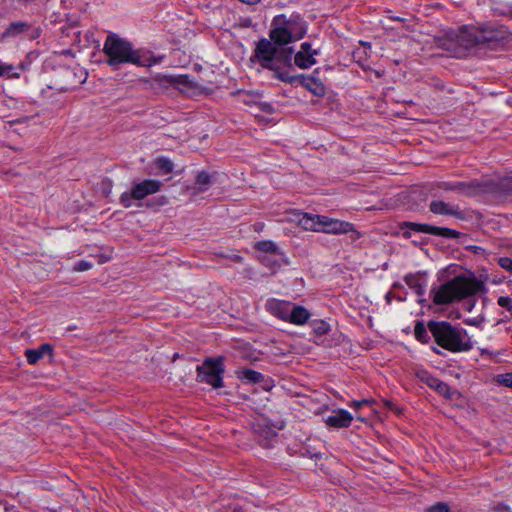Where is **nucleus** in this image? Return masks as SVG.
I'll return each mask as SVG.
<instances>
[{"label":"nucleus","instance_id":"21","mask_svg":"<svg viewBox=\"0 0 512 512\" xmlns=\"http://www.w3.org/2000/svg\"><path fill=\"white\" fill-rule=\"evenodd\" d=\"M417 377L419 378V380L422 383L428 385L432 389H434L435 386L437 385V383L440 381L439 379H437L436 377L432 376L430 373H428L425 370L418 371L417 372Z\"/></svg>","mask_w":512,"mask_h":512},{"label":"nucleus","instance_id":"9","mask_svg":"<svg viewBox=\"0 0 512 512\" xmlns=\"http://www.w3.org/2000/svg\"><path fill=\"white\" fill-rule=\"evenodd\" d=\"M305 32L306 30L303 27H300V31L298 33H293L291 25L288 24L285 27H279L272 30L270 37L273 40V44L278 47H282V45L300 39Z\"/></svg>","mask_w":512,"mask_h":512},{"label":"nucleus","instance_id":"20","mask_svg":"<svg viewBox=\"0 0 512 512\" xmlns=\"http://www.w3.org/2000/svg\"><path fill=\"white\" fill-rule=\"evenodd\" d=\"M211 180L208 173L201 171L196 176L197 192H204L210 185Z\"/></svg>","mask_w":512,"mask_h":512},{"label":"nucleus","instance_id":"25","mask_svg":"<svg viewBox=\"0 0 512 512\" xmlns=\"http://www.w3.org/2000/svg\"><path fill=\"white\" fill-rule=\"evenodd\" d=\"M495 381L500 385L512 388V372L497 375Z\"/></svg>","mask_w":512,"mask_h":512},{"label":"nucleus","instance_id":"14","mask_svg":"<svg viewBox=\"0 0 512 512\" xmlns=\"http://www.w3.org/2000/svg\"><path fill=\"white\" fill-rule=\"evenodd\" d=\"M299 78L301 85L315 96L321 97L325 94V86L319 79L304 75H301Z\"/></svg>","mask_w":512,"mask_h":512},{"label":"nucleus","instance_id":"29","mask_svg":"<svg viewBox=\"0 0 512 512\" xmlns=\"http://www.w3.org/2000/svg\"><path fill=\"white\" fill-rule=\"evenodd\" d=\"M497 303L500 307H503L508 311H512V298L507 296H500L497 300Z\"/></svg>","mask_w":512,"mask_h":512},{"label":"nucleus","instance_id":"36","mask_svg":"<svg viewBox=\"0 0 512 512\" xmlns=\"http://www.w3.org/2000/svg\"><path fill=\"white\" fill-rule=\"evenodd\" d=\"M162 79H163V80H165V81H167V82H169V83H173V82H175V81H176V79H175L174 77H172V76H163L162 78H161V77H159V76H157V77L155 78V80H156V81H159V80H162Z\"/></svg>","mask_w":512,"mask_h":512},{"label":"nucleus","instance_id":"13","mask_svg":"<svg viewBox=\"0 0 512 512\" xmlns=\"http://www.w3.org/2000/svg\"><path fill=\"white\" fill-rule=\"evenodd\" d=\"M309 311L300 305H294L290 307L287 320L294 325H304L310 318Z\"/></svg>","mask_w":512,"mask_h":512},{"label":"nucleus","instance_id":"18","mask_svg":"<svg viewBox=\"0 0 512 512\" xmlns=\"http://www.w3.org/2000/svg\"><path fill=\"white\" fill-rule=\"evenodd\" d=\"M445 189L457 190L461 193L471 194L474 192V184L466 183V182H458L455 185H449L448 183H444Z\"/></svg>","mask_w":512,"mask_h":512},{"label":"nucleus","instance_id":"38","mask_svg":"<svg viewBox=\"0 0 512 512\" xmlns=\"http://www.w3.org/2000/svg\"><path fill=\"white\" fill-rule=\"evenodd\" d=\"M11 70H12V67H11V66H3V65H1V66H0V75L7 74V73H9Z\"/></svg>","mask_w":512,"mask_h":512},{"label":"nucleus","instance_id":"39","mask_svg":"<svg viewBox=\"0 0 512 512\" xmlns=\"http://www.w3.org/2000/svg\"><path fill=\"white\" fill-rule=\"evenodd\" d=\"M226 512H244V511L238 505H233V506L229 507Z\"/></svg>","mask_w":512,"mask_h":512},{"label":"nucleus","instance_id":"35","mask_svg":"<svg viewBox=\"0 0 512 512\" xmlns=\"http://www.w3.org/2000/svg\"><path fill=\"white\" fill-rule=\"evenodd\" d=\"M493 512H511V509L505 504H497L494 506Z\"/></svg>","mask_w":512,"mask_h":512},{"label":"nucleus","instance_id":"5","mask_svg":"<svg viewBox=\"0 0 512 512\" xmlns=\"http://www.w3.org/2000/svg\"><path fill=\"white\" fill-rule=\"evenodd\" d=\"M103 53L107 56V64L112 67H117L124 63L137 66L146 65L140 52L135 50L129 41L116 34L107 36L103 45Z\"/></svg>","mask_w":512,"mask_h":512},{"label":"nucleus","instance_id":"11","mask_svg":"<svg viewBox=\"0 0 512 512\" xmlns=\"http://www.w3.org/2000/svg\"><path fill=\"white\" fill-rule=\"evenodd\" d=\"M353 416L347 410H334L331 415L325 419V423L333 428H347L351 425Z\"/></svg>","mask_w":512,"mask_h":512},{"label":"nucleus","instance_id":"42","mask_svg":"<svg viewBox=\"0 0 512 512\" xmlns=\"http://www.w3.org/2000/svg\"><path fill=\"white\" fill-rule=\"evenodd\" d=\"M509 15L512 17V5L509 8Z\"/></svg>","mask_w":512,"mask_h":512},{"label":"nucleus","instance_id":"37","mask_svg":"<svg viewBox=\"0 0 512 512\" xmlns=\"http://www.w3.org/2000/svg\"><path fill=\"white\" fill-rule=\"evenodd\" d=\"M96 257H97V261L99 264H104V263L108 262L110 259L109 257H107L103 254L97 255Z\"/></svg>","mask_w":512,"mask_h":512},{"label":"nucleus","instance_id":"41","mask_svg":"<svg viewBox=\"0 0 512 512\" xmlns=\"http://www.w3.org/2000/svg\"><path fill=\"white\" fill-rule=\"evenodd\" d=\"M385 403H386V405H387L388 407H392V403H391V402L386 401Z\"/></svg>","mask_w":512,"mask_h":512},{"label":"nucleus","instance_id":"27","mask_svg":"<svg viewBox=\"0 0 512 512\" xmlns=\"http://www.w3.org/2000/svg\"><path fill=\"white\" fill-rule=\"evenodd\" d=\"M434 390L437 391L440 395L451 398L450 387L442 381L437 383Z\"/></svg>","mask_w":512,"mask_h":512},{"label":"nucleus","instance_id":"40","mask_svg":"<svg viewBox=\"0 0 512 512\" xmlns=\"http://www.w3.org/2000/svg\"><path fill=\"white\" fill-rule=\"evenodd\" d=\"M240 1L243 3L252 5V4L258 3L260 0H240Z\"/></svg>","mask_w":512,"mask_h":512},{"label":"nucleus","instance_id":"6","mask_svg":"<svg viewBox=\"0 0 512 512\" xmlns=\"http://www.w3.org/2000/svg\"><path fill=\"white\" fill-rule=\"evenodd\" d=\"M162 182L157 179H143L133 181L128 191L120 195V203L125 208L132 206V201H141L161 190Z\"/></svg>","mask_w":512,"mask_h":512},{"label":"nucleus","instance_id":"7","mask_svg":"<svg viewBox=\"0 0 512 512\" xmlns=\"http://www.w3.org/2000/svg\"><path fill=\"white\" fill-rule=\"evenodd\" d=\"M197 381L211 385L213 388L223 386L224 365L222 358L206 359L197 366Z\"/></svg>","mask_w":512,"mask_h":512},{"label":"nucleus","instance_id":"15","mask_svg":"<svg viewBox=\"0 0 512 512\" xmlns=\"http://www.w3.org/2000/svg\"><path fill=\"white\" fill-rule=\"evenodd\" d=\"M430 211L439 215H460V210L457 206L440 200H435L430 203Z\"/></svg>","mask_w":512,"mask_h":512},{"label":"nucleus","instance_id":"16","mask_svg":"<svg viewBox=\"0 0 512 512\" xmlns=\"http://www.w3.org/2000/svg\"><path fill=\"white\" fill-rule=\"evenodd\" d=\"M235 373L238 379L249 384L260 383L264 379L261 373L252 369L240 368Z\"/></svg>","mask_w":512,"mask_h":512},{"label":"nucleus","instance_id":"8","mask_svg":"<svg viewBox=\"0 0 512 512\" xmlns=\"http://www.w3.org/2000/svg\"><path fill=\"white\" fill-rule=\"evenodd\" d=\"M401 229L402 235L405 238L411 237V231L439 236H449L452 233V230L448 228H440L428 224H419L413 222H404L401 226Z\"/></svg>","mask_w":512,"mask_h":512},{"label":"nucleus","instance_id":"33","mask_svg":"<svg viewBox=\"0 0 512 512\" xmlns=\"http://www.w3.org/2000/svg\"><path fill=\"white\" fill-rule=\"evenodd\" d=\"M372 402H373V400H372V399H364V400H361V401H357V400H355V401H352V402H351L350 406H351V407H354V408H356V409H359L360 407H362V406H364V405H368V404H370V403H372Z\"/></svg>","mask_w":512,"mask_h":512},{"label":"nucleus","instance_id":"3","mask_svg":"<svg viewBox=\"0 0 512 512\" xmlns=\"http://www.w3.org/2000/svg\"><path fill=\"white\" fill-rule=\"evenodd\" d=\"M288 221L296 224L305 231L327 234H346L353 230L349 222L341 221L325 215L309 214L294 210L289 213Z\"/></svg>","mask_w":512,"mask_h":512},{"label":"nucleus","instance_id":"19","mask_svg":"<svg viewBox=\"0 0 512 512\" xmlns=\"http://www.w3.org/2000/svg\"><path fill=\"white\" fill-rule=\"evenodd\" d=\"M457 38L458 42L466 48L471 47L477 43L476 37L468 33L466 29H462Z\"/></svg>","mask_w":512,"mask_h":512},{"label":"nucleus","instance_id":"17","mask_svg":"<svg viewBox=\"0 0 512 512\" xmlns=\"http://www.w3.org/2000/svg\"><path fill=\"white\" fill-rule=\"evenodd\" d=\"M405 283L410 287L416 290L417 294L422 295L425 290V284L422 283L420 277L416 275H408L405 277Z\"/></svg>","mask_w":512,"mask_h":512},{"label":"nucleus","instance_id":"31","mask_svg":"<svg viewBox=\"0 0 512 512\" xmlns=\"http://www.w3.org/2000/svg\"><path fill=\"white\" fill-rule=\"evenodd\" d=\"M415 336L419 341L427 342L428 339H424V336H426V330L424 326L420 323H418L415 326Z\"/></svg>","mask_w":512,"mask_h":512},{"label":"nucleus","instance_id":"4","mask_svg":"<svg viewBox=\"0 0 512 512\" xmlns=\"http://www.w3.org/2000/svg\"><path fill=\"white\" fill-rule=\"evenodd\" d=\"M428 328L435 342L448 351L464 352L472 348L471 339L463 328L445 321H430Z\"/></svg>","mask_w":512,"mask_h":512},{"label":"nucleus","instance_id":"26","mask_svg":"<svg viewBox=\"0 0 512 512\" xmlns=\"http://www.w3.org/2000/svg\"><path fill=\"white\" fill-rule=\"evenodd\" d=\"M157 166L165 173H170L173 170V163L165 158L158 159Z\"/></svg>","mask_w":512,"mask_h":512},{"label":"nucleus","instance_id":"12","mask_svg":"<svg viewBox=\"0 0 512 512\" xmlns=\"http://www.w3.org/2000/svg\"><path fill=\"white\" fill-rule=\"evenodd\" d=\"M290 307L289 302L278 299H270L266 304V308L271 314L284 321L287 320Z\"/></svg>","mask_w":512,"mask_h":512},{"label":"nucleus","instance_id":"24","mask_svg":"<svg viewBox=\"0 0 512 512\" xmlns=\"http://www.w3.org/2000/svg\"><path fill=\"white\" fill-rule=\"evenodd\" d=\"M25 356L29 364H36L43 357L41 351H38V349L26 350Z\"/></svg>","mask_w":512,"mask_h":512},{"label":"nucleus","instance_id":"22","mask_svg":"<svg viewBox=\"0 0 512 512\" xmlns=\"http://www.w3.org/2000/svg\"><path fill=\"white\" fill-rule=\"evenodd\" d=\"M313 332L317 335H325L330 331V325L324 320H314L311 323Z\"/></svg>","mask_w":512,"mask_h":512},{"label":"nucleus","instance_id":"23","mask_svg":"<svg viewBox=\"0 0 512 512\" xmlns=\"http://www.w3.org/2000/svg\"><path fill=\"white\" fill-rule=\"evenodd\" d=\"M255 248L259 251L266 252V253H276L277 252L276 244L270 240H263V241L257 242L255 244Z\"/></svg>","mask_w":512,"mask_h":512},{"label":"nucleus","instance_id":"32","mask_svg":"<svg viewBox=\"0 0 512 512\" xmlns=\"http://www.w3.org/2000/svg\"><path fill=\"white\" fill-rule=\"evenodd\" d=\"M498 264L505 270L512 273V259L509 257H501L498 260Z\"/></svg>","mask_w":512,"mask_h":512},{"label":"nucleus","instance_id":"1","mask_svg":"<svg viewBox=\"0 0 512 512\" xmlns=\"http://www.w3.org/2000/svg\"><path fill=\"white\" fill-rule=\"evenodd\" d=\"M255 58L261 67L273 71L277 79L287 83L295 81L296 77L287 71L291 67V48L278 47L269 40L262 39L257 44Z\"/></svg>","mask_w":512,"mask_h":512},{"label":"nucleus","instance_id":"2","mask_svg":"<svg viewBox=\"0 0 512 512\" xmlns=\"http://www.w3.org/2000/svg\"><path fill=\"white\" fill-rule=\"evenodd\" d=\"M484 289L483 282L471 277L456 276L431 290L436 305H448L477 294Z\"/></svg>","mask_w":512,"mask_h":512},{"label":"nucleus","instance_id":"30","mask_svg":"<svg viewBox=\"0 0 512 512\" xmlns=\"http://www.w3.org/2000/svg\"><path fill=\"white\" fill-rule=\"evenodd\" d=\"M93 267L92 263L89 261L81 260L79 261L73 268L76 272H83L90 270Z\"/></svg>","mask_w":512,"mask_h":512},{"label":"nucleus","instance_id":"34","mask_svg":"<svg viewBox=\"0 0 512 512\" xmlns=\"http://www.w3.org/2000/svg\"><path fill=\"white\" fill-rule=\"evenodd\" d=\"M38 351H41V354L42 356H44L45 354H52V347L49 345V344H42L39 348H38Z\"/></svg>","mask_w":512,"mask_h":512},{"label":"nucleus","instance_id":"10","mask_svg":"<svg viewBox=\"0 0 512 512\" xmlns=\"http://www.w3.org/2000/svg\"><path fill=\"white\" fill-rule=\"evenodd\" d=\"M317 54V50H313L309 43H302L301 49L295 54L294 63L301 69H307L316 63Z\"/></svg>","mask_w":512,"mask_h":512},{"label":"nucleus","instance_id":"28","mask_svg":"<svg viewBox=\"0 0 512 512\" xmlns=\"http://www.w3.org/2000/svg\"><path fill=\"white\" fill-rule=\"evenodd\" d=\"M427 512H450V508L446 503L438 502L428 507Z\"/></svg>","mask_w":512,"mask_h":512}]
</instances>
